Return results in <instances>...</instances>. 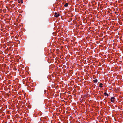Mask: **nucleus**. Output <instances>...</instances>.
Returning <instances> with one entry per match:
<instances>
[{
	"instance_id": "9d476101",
	"label": "nucleus",
	"mask_w": 123,
	"mask_h": 123,
	"mask_svg": "<svg viewBox=\"0 0 123 123\" xmlns=\"http://www.w3.org/2000/svg\"><path fill=\"white\" fill-rule=\"evenodd\" d=\"M104 100H105L106 101V100L105 99H104Z\"/></svg>"
},
{
	"instance_id": "6e6552de",
	"label": "nucleus",
	"mask_w": 123,
	"mask_h": 123,
	"mask_svg": "<svg viewBox=\"0 0 123 123\" xmlns=\"http://www.w3.org/2000/svg\"><path fill=\"white\" fill-rule=\"evenodd\" d=\"M55 15H57V13H56V12H55Z\"/></svg>"
},
{
	"instance_id": "7ed1b4c3",
	"label": "nucleus",
	"mask_w": 123,
	"mask_h": 123,
	"mask_svg": "<svg viewBox=\"0 0 123 123\" xmlns=\"http://www.w3.org/2000/svg\"><path fill=\"white\" fill-rule=\"evenodd\" d=\"M64 5L65 7H67L68 6V4L67 3H66L65 5Z\"/></svg>"
},
{
	"instance_id": "f257e3e1",
	"label": "nucleus",
	"mask_w": 123,
	"mask_h": 123,
	"mask_svg": "<svg viewBox=\"0 0 123 123\" xmlns=\"http://www.w3.org/2000/svg\"><path fill=\"white\" fill-rule=\"evenodd\" d=\"M115 98L114 97H112L111 98V102H113L114 101V100Z\"/></svg>"
},
{
	"instance_id": "1a4fd4ad",
	"label": "nucleus",
	"mask_w": 123,
	"mask_h": 123,
	"mask_svg": "<svg viewBox=\"0 0 123 123\" xmlns=\"http://www.w3.org/2000/svg\"><path fill=\"white\" fill-rule=\"evenodd\" d=\"M106 95L107 97L109 95L108 94H107Z\"/></svg>"
},
{
	"instance_id": "423d86ee",
	"label": "nucleus",
	"mask_w": 123,
	"mask_h": 123,
	"mask_svg": "<svg viewBox=\"0 0 123 123\" xmlns=\"http://www.w3.org/2000/svg\"><path fill=\"white\" fill-rule=\"evenodd\" d=\"M60 14H58L57 15H56L55 16V17L56 18H57L59 16Z\"/></svg>"
},
{
	"instance_id": "f03ea898",
	"label": "nucleus",
	"mask_w": 123,
	"mask_h": 123,
	"mask_svg": "<svg viewBox=\"0 0 123 123\" xmlns=\"http://www.w3.org/2000/svg\"><path fill=\"white\" fill-rule=\"evenodd\" d=\"M18 2L19 3L20 2L21 3H23V2L22 0H18Z\"/></svg>"
},
{
	"instance_id": "20e7f679",
	"label": "nucleus",
	"mask_w": 123,
	"mask_h": 123,
	"mask_svg": "<svg viewBox=\"0 0 123 123\" xmlns=\"http://www.w3.org/2000/svg\"><path fill=\"white\" fill-rule=\"evenodd\" d=\"M94 82L97 83L98 81V80L97 79H95L93 81Z\"/></svg>"
},
{
	"instance_id": "0eeeda50",
	"label": "nucleus",
	"mask_w": 123,
	"mask_h": 123,
	"mask_svg": "<svg viewBox=\"0 0 123 123\" xmlns=\"http://www.w3.org/2000/svg\"><path fill=\"white\" fill-rule=\"evenodd\" d=\"M107 94V93L106 92H105L104 93V95H106Z\"/></svg>"
},
{
	"instance_id": "39448f33",
	"label": "nucleus",
	"mask_w": 123,
	"mask_h": 123,
	"mask_svg": "<svg viewBox=\"0 0 123 123\" xmlns=\"http://www.w3.org/2000/svg\"><path fill=\"white\" fill-rule=\"evenodd\" d=\"M102 85H103V84L102 83H100V85H99V87L101 88L102 87Z\"/></svg>"
}]
</instances>
